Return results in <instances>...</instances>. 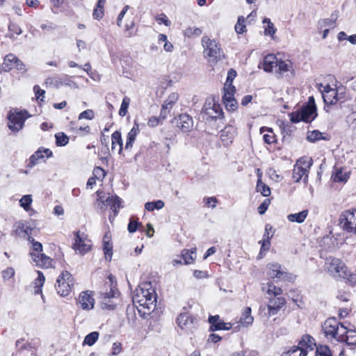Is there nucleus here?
Returning <instances> with one entry per match:
<instances>
[{
    "instance_id": "10",
    "label": "nucleus",
    "mask_w": 356,
    "mask_h": 356,
    "mask_svg": "<svg viewBox=\"0 0 356 356\" xmlns=\"http://www.w3.org/2000/svg\"><path fill=\"white\" fill-rule=\"evenodd\" d=\"M74 286V279L72 274L67 270H63L56 280L55 288L58 295L66 297L70 294Z\"/></svg>"
},
{
    "instance_id": "32",
    "label": "nucleus",
    "mask_w": 356,
    "mask_h": 356,
    "mask_svg": "<svg viewBox=\"0 0 356 356\" xmlns=\"http://www.w3.org/2000/svg\"><path fill=\"white\" fill-rule=\"evenodd\" d=\"M277 59V57L273 54L266 56L262 63L264 70L266 72H272L273 69L275 68Z\"/></svg>"
},
{
    "instance_id": "26",
    "label": "nucleus",
    "mask_w": 356,
    "mask_h": 356,
    "mask_svg": "<svg viewBox=\"0 0 356 356\" xmlns=\"http://www.w3.org/2000/svg\"><path fill=\"white\" fill-rule=\"evenodd\" d=\"M16 347L17 348V356H35L31 345L25 342L24 339H18L16 341Z\"/></svg>"
},
{
    "instance_id": "64",
    "label": "nucleus",
    "mask_w": 356,
    "mask_h": 356,
    "mask_svg": "<svg viewBox=\"0 0 356 356\" xmlns=\"http://www.w3.org/2000/svg\"><path fill=\"white\" fill-rule=\"evenodd\" d=\"M9 33L11 36L18 35L22 33V29L18 24L11 22L8 25Z\"/></svg>"
},
{
    "instance_id": "3",
    "label": "nucleus",
    "mask_w": 356,
    "mask_h": 356,
    "mask_svg": "<svg viewBox=\"0 0 356 356\" xmlns=\"http://www.w3.org/2000/svg\"><path fill=\"white\" fill-rule=\"evenodd\" d=\"M157 294L155 288L151 282L142 283L139 289L136 290L133 297V301L139 304V306L147 309L149 312L153 311L156 307Z\"/></svg>"
},
{
    "instance_id": "9",
    "label": "nucleus",
    "mask_w": 356,
    "mask_h": 356,
    "mask_svg": "<svg viewBox=\"0 0 356 356\" xmlns=\"http://www.w3.org/2000/svg\"><path fill=\"white\" fill-rule=\"evenodd\" d=\"M29 115L26 110L15 108L8 113V127L14 133L19 131L24 126L25 121Z\"/></svg>"
},
{
    "instance_id": "43",
    "label": "nucleus",
    "mask_w": 356,
    "mask_h": 356,
    "mask_svg": "<svg viewBox=\"0 0 356 356\" xmlns=\"http://www.w3.org/2000/svg\"><path fill=\"white\" fill-rule=\"evenodd\" d=\"M95 194L97 195V199L95 202L97 209H98L101 211L104 212L105 204L104 202L105 201V199L107 197L106 193L103 190L99 189L96 191Z\"/></svg>"
},
{
    "instance_id": "56",
    "label": "nucleus",
    "mask_w": 356,
    "mask_h": 356,
    "mask_svg": "<svg viewBox=\"0 0 356 356\" xmlns=\"http://www.w3.org/2000/svg\"><path fill=\"white\" fill-rule=\"evenodd\" d=\"M236 89L233 83H225L223 87V95L222 97H234Z\"/></svg>"
},
{
    "instance_id": "47",
    "label": "nucleus",
    "mask_w": 356,
    "mask_h": 356,
    "mask_svg": "<svg viewBox=\"0 0 356 356\" xmlns=\"http://www.w3.org/2000/svg\"><path fill=\"white\" fill-rule=\"evenodd\" d=\"M307 139L309 142L315 143L321 140H325L326 138L323 136V133L320 131L313 130L307 132Z\"/></svg>"
},
{
    "instance_id": "63",
    "label": "nucleus",
    "mask_w": 356,
    "mask_h": 356,
    "mask_svg": "<svg viewBox=\"0 0 356 356\" xmlns=\"http://www.w3.org/2000/svg\"><path fill=\"white\" fill-rule=\"evenodd\" d=\"M259 244H261L259 255L261 257L263 254H266V252L270 248V240L263 238V240L259 241Z\"/></svg>"
},
{
    "instance_id": "13",
    "label": "nucleus",
    "mask_w": 356,
    "mask_h": 356,
    "mask_svg": "<svg viewBox=\"0 0 356 356\" xmlns=\"http://www.w3.org/2000/svg\"><path fill=\"white\" fill-rule=\"evenodd\" d=\"M202 112L207 116V120H216L224 117L222 108L218 103V99L215 97H211L206 99Z\"/></svg>"
},
{
    "instance_id": "6",
    "label": "nucleus",
    "mask_w": 356,
    "mask_h": 356,
    "mask_svg": "<svg viewBox=\"0 0 356 356\" xmlns=\"http://www.w3.org/2000/svg\"><path fill=\"white\" fill-rule=\"evenodd\" d=\"M204 48L203 54L208 62L211 64L217 63L221 60L222 50L220 44L215 40H211L207 35H204L201 40Z\"/></svg>"
},
{
    "instance_id": "31",
    "label": "nucleus",
    "mask_w": 356,
    "mask_h": 356,
    "mask_svg": "<svg viewBox=\"0 0 356 356\" xmlns=\"http://www.w3.org/2000/svg\"><path fill=\"white\" fill-rule=\"evenodd\" d=\"M350 173L346 172L343 168L336 169L332 172L331 179L334 183H346L350 178Z\"/></svg>"
},
{
    "instance_id": "18",
    "label": "nucleus",
    "mask_w": 356,
    "mask_h": 356,
    "mask_svg": "<svg viewBox=\"0 0 356 356\" xmlns=\"http://www.w3.org/2000/svg\"><path fill=\"white\" fill-rule=\"evenodd\" d=\"M52 156L53 152L50 149L40 147L26 161V167L28 169H31L40 161H45V159Z\"/></svg>"
},
{
    "instance_id": "1",
    "label": "nucleus",
    "mask_w": 356,
    "mask_h": 356,
    "mask_svg": "<svg viewBox=\"0 0 356 356\" xmlns=\"http://www.w3.org/2000/svg\"><path fill=\"white\" fill-rule=\"evenodd\" d=\"M267 276L268 282L262 284L261 290L269 297H279L283 293L282 288L275 286V283L282 282L293 284L296 279V275L282 270L281 265L277 263L267 266Z\"/></svg>"
},
{
    "instance_id": "19",
    "label": "nucleus",
    "mask_w": 356,
    "mask_h": 356,
    "mask_svg": "<svg viewBox=\"0 0 356 356\" xmlns=\"http://www.w3.org/2000/svg\"><path fill=\"white\" fill-rule=\"evenodd\" d=\"M300 111L302 122H311L316 118L317 116L316 106L313 96L309 97L307 104L304 106Z\"/></svg>"
},
{
    "instance_id": "36",
    "label": "nucleus",
    "mask_w": 356,
    "mask_h": 356,
    "mask_svg": "<svg viewBox=\"0 0 356 356\" xmlns=\"http://www.w3.org/2000/svg\"><path fill=\"white\" fill-rule=\"evenodd\" d=\"M346 332L342 335L339 342H345L348 346L356 345V330H348L346 327Z\"/></svg>"
},
{
    "instance_id": "54",
    "label": "nucleus",
    "mask_w": 356,
    "mask_h": 356,
    "mask_svg": "<svg viewBox=\"0 0 356 356\" xmlns=\"http://www.w3.org/2000/svg\"><path fill=\"white\" fill-rule=\"evenodd\" d=\"M235 31L238 34H242L245 33L246 29L245 19L243 16H239L236 24H235Z\"/></svg>"
},
{
    "instance_id": "5",
    "label": "nucleus",
    "mask_w": 356,
    "mask_h": 356,
    "mask_svg": "<svg viewBox=\"0 0 356 356\" xmlns=\"http://www.w3.org/2000/svg\"><path fill=\"white\" fill-rule=\"evenodd\" d=\"M110 282L109 291L102 292L99 295L100 305L103 309L114 310L117 303L115 300L120 296V291L117 288V282L115 276L110 274L108 276Z\"/></svg>"
},
{
    "instance_id": "37",
    "label": "nucleus",
    "mask_w": 356,
    "mask_h": 356,
    "mask_svg": "<svg viewBox=\"0 0 356 356\" xmlns=\"http://www.w3.org/2000/svg\"><path fill=\"white\" fill-rule=\"evenodd\" d=\"M323 98L326 105H333L338 102V92L336 89L330 90L327 92H323Z\"/></svg>"
},
{
    "instance_id": "42",
    "label": "nucleus",
    "mask_w": 356,
    "mask_h": 356,
    "mask_svg": "<svg viewBox=\"0 0 356 356\" xmlns=\"http://www.w3.org/2000/svg\"><path fill=\"white\" fill-rule=\"evenodd\" d=\"M38 277L35 279L34 284V293L35 294L42 293V287L45 282V277L43 273L40 270L37 271Z\"/></svg>"
},
{
    "instance_id": "53",
    "label": "nucleus",
    "mask_w": 356,
    "mask_h": 356,
    "mask_svg": "<svg viewBox=\"0 0 356 356\" xmlns=\"http://www.w3.org/2000/svg\"><path fill=\"white\" fill-rule=\"evenodd\" d=\"M99 334L98 332H92L87 334L83 341V344H87L89 346H92L95 343L99 338Z\"/></svg>"
},
{
    "instance_id": "61",
    "label": "nucleus",
    "mask_w": 356,
    "mask_h": 356,
    "mask_svg": "<svg viewBox=\"0 0 356 356\" xmlns=\"http://www.w3.org/2000/svg\"><path fill=\"white\" fill-rule=\"evenodd\" d=\"M106 175V171L99 166H96L94 168L92 171V176L95 177L98 180L102 181Z\"/></svg>"
},
{
    "instance_id": "41",
    "label": "nucleus",
    "mask_w": 356,
    "mask_h": 356,
    "mask_svg": "<svg viewBox=\"0 0 356 356\" xmlns=\"http://www.w3.org/2000/svg\"><path fill=\"white\" fill-rule=\"evenodd\" d=\"M252 309L250 307H245L243 309L240 322L243 325H252L254 321V317L251 314Z\"/></svg>"
},
{
    "instance_id": "17",
    "label": "nucleus",
    "mask_w": 356,
    "mask_h": 356,
    "mask_svg": "<svg viewBox=\"0 0 356 356\" xmlns=\"http://www.w3.org/2000/svg\"><path fill=\"white\" fill-rule=\"evenodd\" d=\"M15 70L19 72L24 73L26 71L25 65L15 54H8L3 58L1 64V70L6 72Z\"/></svg>"
},
{
    "instance_id": "14",
    "label": "nucleus",
    "mask_w": 356,
    "mask_h": 356,
    "mask_svg": "<svg viewBox=\"0 0 356 356\" xmlns=\"http://www.w3.org/2000/svg\"><path fill=\"white\" fill-rule=\"evenodd\" d=\"M177 131L188 134L193 129V119L187 113H181L175 116L171 121Z\"/></svg>"
},
{
    "instance_id": "58",
    "label": "nucleus",
    "mask_w": 356,
    "mask_h": 356,
    "mask_svg": "<svg viewBox=\"0 0 356 356\" xmlns=\"http://www.w3.org/2000/svg\"><path fill=\"white\" fill-rule=\"evenodd\" d=\"M263 23L266 24L265 28V34L269 35H273L276 32V29L274 27L273 22L269 18H264Z\"/></svg>"
},
{
    "instance_id": "52",
    "label": "nucleus",
    "mask_w": 356,
    "mask_h": 356,
    "mask_svg": "<svg viewBox=\"0 0 356 356\" xmlns=\"http://www.w3.org/2000/svg\"><path fill=\"white\" fill-rule=\"evenodd\" d=\"M32 202L31 195H25L19 200V204L26 211H29L31 209V205Z\"/></svg>"
},
{
    "instance_id": "57",
    "label": "nucleus",
    "mask_w": 356,
    "mask_h": 356,
    "mask_svg": "<svg viewBox=\"0 0 356 356\" xmlns=\"http://www.w3.org/2000/svg\"><path fill=\"white\" fill-rule=\"evenodd\" d=\"M202 34V30L200 28L196 27H187L184 31V35L187 38H191L193 36H199Z\"/></svg>"
},
{
    "instance_id": "7",
    "label": "nucleus",
    "mask_w": 356,
    "mask_h": 356,
    "mask_svg": "<svg viewBox=\"0 0 356 356\" xmlns=\"http://www.w3.org/2000/svg\"><path fill=\"white\" fill-rule=\"evenodd\" d=\"M57 252L55 253L54 257L51 258L44 253L30 252L31 257L35 266L42 269H48L55 268L56 261L64 263V254L59 247L56 248Z\"/></svg>"
},
{
    "instance_id": "2",
    "label": "nucleus",
    "mask_w": 356,
    "mask_h": 356,
    "mask_svg": "<svg viewBox=\"0 0 356 356\" xmlns=\"http://www.w3.org/2000/svg\"><path fill=\"white\" fill-rule=\"evenodd\" d=\"M286 299L283 296L268 297L267 303L259 307L258 314L267 320L273 317L271 323L273 325L280 324L282 318L280 316H274L277 315L286 307Z\"/></svg>"
},
{
    "instance_id": "12",
    "label": "nucleus",
    "mask_w": 356,
    "mask_h": 356,
    "mask_svg": "<svg viewBox=\"0 0 356 356\" xmlns=\"http://www.w3.org/2000/svg\"><path fill=\"white\" fill-rule=\"evenodd\" d=\"M316 342L315 339L310 334H303L298 341L297 346H293L288 349L292 355L300 351L298 356H307L309 351L316 348Z\"/></svg>"
},
{
    "instance_id": "38",
    "label": "nucleus",
    "mask_w": 356,
    "mask_h": 356,
    "mask_svg": "<svg viewBox=\"0 0 356 356\" xmlns=\"http://www.w3.org/2000/svg\"><path fill=\"white\" fill-rule=\"evenodd\" d=\"M127 230L129 233H134L137 230L143 231V225L139 222V219L136 216H131L127 226Z\"/></svg>"
},
{
    "instance_id": "33",
    "label": "nucleus",
    "mask_w": 356,
    "mask_h": 356,
    "mask_svg": "<svg viewBox=\"0 0 356 356\" xmlns=\"http://www.w3.org/2000/svg\"><path fill=\"white\" fill-rule=\"evenodd\" d=\"M293 70V63L291 60H283L277 59L275 66V72L280 75H283L284 73Z\"/></svg>"
},
{
    "instance_id": "23",
    "label": "nucleus",
    "mask_w": 356,
    "mask_h": 356,
    "mask_svg": "<svg viewBox=\"0 0 356 356\" xmlns=\"http://www.w3.org/2000/svg\"><path fill=\"white\" fill-rule=\"evenodd\" d=\"M237 129L232 125H227L220 132V138L224 146H229L234 142Z\"/></svg>"
},
{
    "instance_id": "11",
    "label": "nucleus",
    "mask_w": 356,
    "mask_h": 356,
    "mask_svg": "<svg viewBox=\"0 0 356 356\" xmlns=\"http://www.w3.org/2000/svg\"><path fill=\"white\" fill-rule=\"evenodd\" d=\"M313 164L311 157L302 156L298 159L293 166L292 178L295 182H299L303 177L307 179L309 170Z\"/></svg>"
},
{
    "instance_id": "4",
    "label": "nucleus",
    "mask_w": 356,
    "mask_h": 356,
    "mask_svg": "<svg viewBox=\"0 0 356 356\" xmlns=\"http://www.w3.org/2000/svg\"><path fill=\"white\" fill-rule=\"evenodd\" d=\"M125 24L124 25V35L127 38H132L137 35L138 27L136 26L137 16L134 13V9L129 5H126L121 10L117 18V24L122 26V19L127 15Z\"/></svg>"
},
{
    "instance_id": "16",
    "label": "nucleus",
    "mask_w": 356,
    "mask_h": 356,
    "mask_svg": "<svg viewBox=\"0 0 356 356\" xmlns=\"http://www.w3.org/2000/svg\"><path fill=\"white\" fill-rule=\"evenodd\" d=\"M74 242L72 244V248L80 253L85 254L91 250V241L88 238V235L80 230L74 232Z\"/></svg>"
},
{
    "instance_id": "29",
    "label": "nucleus",
    "mask_w": 356,
    "mask_h": 356,
    "mask_svg": "<svg viewBox=\"0 0 356 356\" xmlns=\"http://www.w3.org/2000/svg\"><path fill=\"white\" fill-rule=\"evenodd\" d=\"M260 133L264 134L263 139L265 143L268 145H275L277 143V138L273 129L270 127H261Z\"/></svg>"
},
{
    "instance_id": "51",
    "label": "nucleus",
    "mask_w": 356,
    "mask_h": 356,
    "mask_svg": "<svg viewBox=\"0 0 356 356\" xmlns=\"http://www.w3.org/2000/svg\"><path fill=\"white\" fill-rule=\"evenodd\" d=\"M336 25V20L332 19H323L318 21V29L323 30V29L329 28L334 29Z\"/></svg>"
},
{
    "instance_id": "44",
    "label": "nucleus",
    "mask_w": 356,
    "mask_h": 356,
    "mask_svg": "<svg viewBox=\"0 0 356 356\" xmlns=\"http://www.w3.org/2000/svg\"><path fill=\"white\" fill-rule=\"evenodd\" d=\"M76 122L74 121H72L70 122V127L73 129V131L77 134H79L81 136H86L91 133V129L89 125H86L83 127H77L76 126Z\"/></svg>"
},
{
    "instance_id": "20",
    "label": "nucleus",
    "mask_w": 356,
    "mask_h": 356,
    "mask_svg": "<svg viewBox=\"0 0 356 356\" xmlns=\"http://www.w3.org/2000/svg\"><path fill=\"white\" fill-rule=\"evenodd\" d=\"M179 99V94L172 92L168 95L167 99L161 105L160 111V118L162 120H165L170 115L171 110Z\"/></svg>"
},
{
    "instance_id": "59",
    "label": "nucleus",
    "mask_w": 356,
    "mask_h": 356,
    "mask_svg": "<svg viewBox=\"0 0 356 356\" xmlns=\"http://www.w3.org/2000/svg\"><path fill=\"white\" fill-rule=\"evenodd\" d=\"M130 104V99L128 97H124L122 99L120 108L119 110V115L124 117L127 113V110Z\"/></svg>"
},
{
    "instance_id": "27",
    "label": "nucleus",
    "mask_w": 356,
    "mask_h": 356,
    "mask_svg": "<svg viewBox=\"0 0 356 356\" xmlns=\"http://www.w3.org/2000/svg\"><path fill=\"white\" fill-rule=\"evenodd\" d=\"M195 318L188 312L181 313L177 318L178 326L184 329H188L194 323Z\"/></svg>"
},
{
    "instance_id": "15",
    "label": "nucleus",
    "mask_w": 356,
    "mask_h": 356,
    "mask_svg": "<svg viewBox=\"0 0 356 356\" xmlns=\"http://www.w3.org/2000/svg\"><path fill=\"white\" fill-rule=\"evenodd\" d=\"M339 224L346 232L356 234V209L344 211L340 215Z\"/></svg>"
},
{
    "instance_id": "28",
    "label": "nucleus",
    "mask_w": 356,
    "mask_h": 356,
    "mask_svg": "<svg viewBox=\"0 0 356 356\" xmlns=\"http://www.w3.org/2000/svg\"><path fill=\"white\" fill-rule=\"evenodd\" d=\"M111 150L117 151L119 154H122L123 151V140L122 134L116 130L111 135Z\"/></svg>"
},
{
    "instance_id": "35",
    "label": "nucleus",
    "mask_w": 356,
    "mask_h": 356,
    "mask_svg": "<svg viewBox=\"0 0 356 356\" xmlns=\"http://www.w3.org/2000/svg\"><path fill=\"white\" fill-rule=\"evenodd\" d=\"M106 0H97L92 11V17L97 20H101L104 16V6Z\"/></svg>"
},
{
    "instance_id": "21",
    "label": "nucleus",
    "mask_w": 356,
    "mask_h": 356,
    "mask_svg": "<svg viewBox=\"0 0 356 356\" xmlns=\"http://www.w3.org/2000/svg\"><path fill=\"white\" fill-rule=\"evenodd\" d=\"M208 322L210 324L209 329L210 332L229 330L232 327V324L231 323L224 322L218 314L209 316Z\"/></svg>"
},
{
    "instance_id": "22",
    "label": "nucleus",
    "mask_w": 356,
    "mask_h": 356,
    "mask_svg": "<svg viewBox=\"0 0 356 356\" xmlns=\"http://www.w3.org/2000/svg\"><path fill=\"white\" fill-rule=\"evenodd\" d=\"M327 271L334 276H341L347 266L339 259L331 258L326 262Z\"/></svg>"
},
{
    "instance_id": "34",
    "label": "nucleus",
    "mask_w": 356,
    "mask_h": 356,
    "mask_svg": "<svg viewBox=\"0 0 356 356\" xmlns=\"http://www.w3.org/2000/svg\"><path fill=\"white\" fill-rule=\"evenodd\" d=\"M180 257L184 260V265L193 264L196 259V248L183 249Z\"/></svg>"
},
{
    "instance_id": "48",
    "label": "nucleus",
    "mask_w": 356,
    "mask_h": 356,
    "mask_svg": "<svg viewBox=\"0 0 356 356\" xmlns=\"http://www.w3.org/2000/svg\"><path fill=\"white\" fill-rule=\"evenodd\" d=\"M340 277L344 279L350 286H353L356 284V274L350 273L348 268H346V270Z\"/></svg>"
},
{
    "instance_id": "40",
    "label": "nucleus",
    "mask_w": 356,
    "mask_h": 356,
    "mask_svg": "<svg viewBox=\"0 0 356 356\" xmlns=\"http://www.w3.org/2000/svg\"><path fill=\"white\" fill-rule=\"evenodd\" d=\"M222 101L227 111L234 112L238 109V102L234 97H222Z\"/></svg>"
},
{
    "instance_id": "30",
    "label": "nucleus",
    "mask_w": 356,
    "mask_h": 356,
    "mask_svg": "<svg viewBox=\"0 0 356 356\" xmlns=\"http://www.w3.org/2000/svg\"><path fill=\"white\" fill-rule=\"evenodd\" d=\"M139 132V124L135 122L133 127L127 135L126 143L124 146L125 150H130L133 147L134 143Z\"/></svg>"
},
{
    "instance_id": "55",
    "label": "nucleus",
    "mask_w": 356,
    "mask_h": 356,
    "mask_svg": "<svg viewBox=\"0 0 356 356\" xmlns=\"http://www.w3.org/2000/svg\"><path fill=\"white\" fill-rule=\"evenodd\" d=\"M164 202L162 200L155 202H148L145 204V208L149 211H153L154 209H161L164 207Z\"/></svg>"
},
{
    "instance_id": "62",
    "label": "nucleus",
    "mask_w": 356,
    "mask_h": 356,
    "mask_svg": "<svg viewBox=\"0 0 356 356\" xmlns=\"http://www.w3.org/2000/svg\"><path fill=\"white\" fill-rule=\"evenodd\" d=\"M33 91L36 99L40 103L44 102L45 91L40 88L38 85L33 86Z\"/></svg>"
},
{
    "instance_id": "60",
    "label": "nucleus",
    "mask_w": 356,
    "mask_h": 356,
    "mask_svg": "<svg viewBox=\"0 0 356 356\" xmlns=\"http://www.w3.org/2000/svg\"><path fill=\"white\" fill-rule=\"evenodd\" d=\"M103 251L106 259H109V260H111L113 255V243H103Z\"/></svg>"
},
{
    "instance_id": "25",
    "label": "nucleus",
    "mask_w": 356,
    "mask_h": 356,
    "mask_svg": "<svg viewBox=\"0 0 356 356\" xmlns=\"http://www.w3.org/2000/svg\"><path fill=\"white\" fill-rule=\"evenodd\" d=\"M104 203L105 204V211L107 209L108 207H110V209L114 213V216H117L119 213L120 209L123 207L122 205V199L117 195H113L108 193V196L105 199Z\"/></svg>"
},
{
    "instance_id": "24",
    "label": "nucleus",
    "mask_w": 356,
    "mask_h": 356,
    "mask_svg": "<svg viewBox=\"0 0 356 356\" xmlns=\"http://www.w3.org/2000/svg\"><path fill=\"white\" fill-rule=\"evenodd\" d=\"M95 299L92 292L82 291L76 300V305L84 310H90L94 307Z\"/></svg>"
},
{
    "instance_id": "45",
    "label": "nucleus",
    "mask_w": 356,
    "mask_h": 356,
    "mask_svg": "<svg viewBox=\"0 0 356 356\" xmlns=\"http://www.w3.org/2000/svg\"><path fill=\"white\" fill-rule=\"evenodd\" d=\"M314 356H333V352L328 346L318 344Z\"/></svg>"
},
{
    "instance_id": "49",
    "label": "nucleus",
    "mask_w": 356,
    "mask_h": 356,
    "mask_svg": "<svg viewBox=\"0 0 356 356\" xmlns=\"http://www.w3.org/2000/svg\"><path fill=\"white\" fill-rule=\"evenodd\" d=\"M45 85L58 88L62 86L61 76H56L48 77L45 79Z\"/></svg>"
},
{
    "instance_id": "50",
    "label": "nucleus",
    "mask_w": 356,
    "mask_h": 356,
    "mask_svg": "<svg viewBox=\"0 0 356 356\" xmlns=\"http://www.w3.org/2000/svg\"><path fill=\"white\" fill-rule=\"evenodd\" d=\"M56 145L58 147L65 146L69 143V137L63 132L55 134Z\"/></svg>"
},
{
    "instance_id": "46",
    "label": "nucleus",
    "mask_w": 356,
    "mask_h": 356,
    "mask_svg": "<svg viewBox=\"0 0 356 356\" xmlns=\"http://www.w3.org/2000/svg\"><path fill=\"white\" fill-rule=\"evenodd\" d=\"M257 191L261 193V194L264 197H268L270 195V187L264 184L261 179L259 178L257 182Z\"/></svg>"
},
{
    "instance_id": "39",
    "label": "nucleus",
    "mask_w": 356,
    "mask_h": 356,
    "mask_svg": "<svg viewBox=\"0 0 356 356\" xmlns=\"http://www.w3.org/2000/svg\"><path fill=\"white\" fill-rule=\"evenodd\" d=\"M308 213L309 211L307 209H305L299 213L288 215L287 219L292 222L302 223L305 220Z\"/></svg>"
},
{
    "instance_id": "8",
    "label": "nucleus",
    "mask_w": 356,
    "mask_h": 356,
    "mask_svg": "<svg viewBox=\"0 0 356 356\" xmlns=\"http://www.w3.org/2000/svg\"><path fill=\"white\" fill-rule=\"evenodd\" d=\"M322 330L325 337L330 340L340 341L342 335L346 332V327L336 318H328L322 325Z\"/></svg>"
}]
</instances>
